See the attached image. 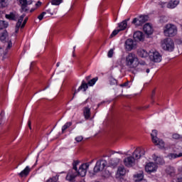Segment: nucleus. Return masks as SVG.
Wrapping results in <instances>:
<instances>
[{
    "instance_id": "1",
    "label": "nucleus",
    "mask_w": 182,
    "mask_h": 182,
    "mask_svg": "<svg viewBox=\"0 0 182 182\" xmlns=\"http://www.w3.org/2000/svg\"><path fill=\"white\" fill-rule=\"evenodd\" d=\"M87 168H89V164H82L79 167L78 171H70L66 176V180L68 181H73V180H75L77 176L85 177V176H86V173H87Z\"/></svg>"
},
{
    "instance_id": "2",
    "label": "nucleus",
    "mask_w": 182,
    "mask_h": 182,
    "mask_svg": "<svg viewBox=\"0 0 182 182\" xmlns=\"http://www.w3.org/2000/svg\"><path fill=\"white\" fill-rule=\"evenodd\" d=\"M165 36L173 37L177 35V26L174 24L168 23L164 26Z\"/></svg>"
},
{
    "instance_id": "3",
    "label": "nucleus",
    "mask_w": 182,
    "mask_h": 182,
    "mask_svg": "<svg viewBox=\"0 0 182 182\" xmlns=\"http://www.w3.org/2000/svg\"><path fill=\"white\" fill-rule=\"evenodd\" d=\"M125 63L126 65L128 66V68H137V65H139V59H137L136 55L131 53H129L128 55L126 57Z\"/></svg>"
},
{
    "instance_id": "4",
    "label": "nucleus",
    "mask_w": 182,
    "mask_h": 182,
    "mask_svg": "<svg viewBox=\"0 0 182 182\" xmlns=\"http://www.w3.org/2000/svg\"><path fill=\"white\" fill-rule=\"evenodd\" d=\"M161 47L164 50L173 52L174 50V41L170 38H166L161 41Z\"/></svg>"
},
{
    "instance_id": "5",
    "label": "nucleus",
    "mask_w": 182,
    "mask_h": 182,
    "mask_svg": "<svg viewBox=\"0 0 182 182\" xmlns=\"http://www.w3.org/2000/svg\"><path fill=\"white\" fill-rule=\"evenodd\" d=\"M152 142L155 146H158L159 149H164V141L163 139H160L159 138L157 137V130L154 129L152 131V133L151 134Z\"/></svg>"
},
{
    "instance_id": "6",
    "label": "nucleus",
    "mask_w": 182,
    "mask_h": 182,
    "mask_svg": "<svg viewBox=\"0 0 182 182\" xmlns=\"http://www.w3.org/2000/svg\"><path fill=\"white\" fill-rule=\"evenodd\" d=\"M106 166H107V160H105V159L98 160L94 167V173H100V171H103Z\"/></svg>"
},
{
    "instance_id": "7",
    "label": "nucleus",
    "mask_w": 182,
    "mask_h": 182,
    "mask_svg": "<svg viewBox=\"0 0 182 182\" xmlns=\"http://www.w3.org/2000/svg\"><path fill=\"white\" fill-rule=\"evenodd\" d=\"M120 156L115 154L109 160L108 166L112 167V168H116V167L120 164Z\"/></svg>"
},
{
    "instance_id": "8",
    "label": "nucleus",
    "mask_w": 182,
    "mask_h": 182,
    "mask_svg": "<svg viewBox=\"0 0 182 182\" xmlns=\"http://www.w3.org/2000/svg\"><path fill=\"white\" fill-rule=\"evenodd\" d=\"M148 20L149 16L141 15L139 17L134 18L132 23L135 25V26H141V25L145 23V22H147Z\"/></svg>"
},
{
    "instance_id": "9",
    "label": "nucleus",
    "mask_w": 182,
    "mask_h": 182,
    "mask_svg": "<svg viewBox=\"0 0 182 182\" xmlns=\"http://www.w3.org/2000/svg\"><path fill=\"white\" fill-rule=\"evenodd\" d=\"M136 48H137V41L136 40L128 38L125 41V48L129 52H130L131 50H133V49H136Z\"/></svg>"
},
{
    "instance_id": "10",
    "label": "nucleus",
    "mask_w": 182,
    "mask_h": 182,
    "mask_svg": "<svg viewBox=\"0 0 182 182\" xmlns=\"http://www.w3.org/2000/svg\"><path fill=\"white\" fill-rule=\"evenodd\" d=\"M149 59L151 60V62H154L155 63H159V62H161V54L160 53L155 51L153 53H151L149 54Z\"/></svg>"
},
{
    "instance_id": "11",
    "label": "nucleus",
    "mask_w": 182,
    "mask_h": 182,
    "mask_svg": "<svg viewBox=\"0 0 182 182\" xmlns=\"http://www.w3.org/2000/svg\"><path fill=\"white\" fill-rule=\"evenodd\" d=\"M144 154H146L144 149L136 148L132 154V158L134 160H139V159H140L141 156H144Z\"/></svg>"
},
{
    "instance_id": "12",
    "label": "nucleus",
    "mask_w": 182,
    "mask_h": 182,
    "mask_svg": "<svg viewBox=\"0 0 182 182\" xmlns=\"http://www.w3.org/2000/svg\"><path fill=\"white\" fill-rule=\"evenodd\" d=\"M19 2L21 8V12H27V11H29L28 5H31L32 4V0H19Z\"/></svg>"
},
{
    "instance_id": "13",
    "label": "nucleus",
    "mask_w": 182,
    "mask_h": 182,
    "mask_svg": "<svg viewBox=\"0 0 182 182\" xmlns=\"http://www.w3.org/2000/svg\"><path fill=\"white\" fill-rule=\"evenodd\" d=\"M156 170H157V166L153 162H149L145 166L146 173H153Z\"/></svg>"
},
{
    "instance_id": "14",
    "label": "nucleus",
    "mask_w": 182,
    "mask_h": 182,
    "mask_svg": "<svg viewBox=\"0 0 182 182\" xmlns=\"http://www.w3.org/2000/svg\"><path fill=\"white\" fill-rule=\"evenodd\" d=\"M124 164L127 167H132L134 164V158L133 156H128L124 159Z\"/></svg>"
},
{
    "instance_id": "15",
    "label": "nucleus",
    "mask_w": 182,
    "mask_h": 182,
    "mask_svg": "<svg viewBox=\"0 0 182 182\" xmlns=\"http://www.w3.org/2000/svg\"><path fill=\"white\" fill-rule=\"evenodd\" d=\"M125 175L126 168H124V166H119L116 173V178H120V177H123Z\"/></svg>"
},
{
    "instance_id": "16",
    "label": "nucleus",
    "mask_w": 182,
    "mask_h": 182,
    "mask_svg": "<svg viewBox=\"0 0 182 182\" xmlns=\"http://www.w3.org/2000/svg\"><path fill=\"white\" fill-rule=\"evenodd\" d=\"M11 48H12V41H9L8 43L5 51L4 50V48H0V56H3V59H5V55H6V53H8V50L11 49Z\"/></svg>"
},
{
    "instance_id": "17",
    "label": "nucleus",
    "mask_w": 182,
    "mask_h": 182,
    "mask_svg": "<svg viewBox=\"0 0 182 182\" xmlns=\"http://www.w3.org/2000/svg\"><path fill=\"white\" fill-rule=\"evenodd\" d=\"M144 32L148 36L153 33V27L150 23H146L144 26Z\"/></svg>"
},
{
    "instance_id": "18",
    "label": "nucleus",
    "mask_w": 182,
    "mask_h": 182,
    "mask_svg": "<svg viewBox=\"0 0 182 182\" xmlns=\"http://www.w3.org/2000/svg\"><path fill=\"white\" fill-rule=\"evenodd\" d=\"M134 39L135 41H143L144 39V35L141 33V31H136L134 33Z\"/></svg>"
},
{
    "instance_id": "19",
    "label": "nucleus",
    "mask_w": 182,
    "mask_h": 182,
    "mask_svg": "<svg viewBox=\"0 0 182 182\" xmlns=\"http://www.w3.org/2000/svg\"><path fill=\"white\" fill-rule=\"evenodd\" d=\"M178 4H180V1L177 0L171 1L166 4V7L169 9H174V8H176Z\"/></svg>"
},
{
    "instance_id": "20",
    "label": "nucleus",
    "mask_w": 182,
    "mask_h": 182,
    "mask_svg": "<svg viewBox=\"0 0 182 182\" xmlns=\"http://www.w3.org/2000/svg\"><path fill=\"white\" fill-rule=\"evenodd\" d=\"M29 173H31V168H29V166H26L24 170L18 173V176L20 177H26Z\"/></svg>"
},
{
    "instance_id": "21",
    "label": "nucleus",
    "mask_w": 182,
    "mask_h": 182,
    "mask_svg": "<svg viewBox=\"0 0 182 182\" xmlns=\"http://www.w3.org/2000/svg\"><path fill=\"white\" fill-rule=\"evenodd\" d=\"M83 114L85 120H89L90 118V108L85 107L84 108Z\"/></svg>"
},
{
    "instance_id": "22",
    "label": "nucleus",
    "mask_w": 182,
    "mask_h": 182,
    "mask_svg": "<svg viewBox=\"0 0 182 182\" xmlns=\"http://www.w3.org/2000/svg\"><path fill=\"white\" fill-rule=\"evenodd\" d=\"M137 53L139 56H140V58H147V56L149 55V53H147V51L141 48L138 50Z\"/></svg>"
},
{
    "instance_id": "23",
    "label": "nucleus",
    "mask_w": 182,
    "mask_h": 182,
    "mask_svg": "<svg viewBox=\"0 0 182 182\" xmlns=\"http://www.w3.org/2000/svg\"><path fill=\"white\" fill-rule=\"evenodd\" d=\"M127 21H129V19L124 20L122 22L119 23V31H124V29H126V28H127Z\"/></svg>"
},
{
    "instance_id": "24",
    "label": "nucleus",
    "mask_w": 182,
    "mask_h": 182,
    "mask_svg": "<svg viewBox=\"0 0 182 182\" xmlns=\"http://www.w3.org/2000/svg\"><path fill=\"white\" fill-rule=\"evenodd\" d=\"M144 178V176L143 175V172H140L139 173L134 175L136 182L143 181Z\"/></svg>"
},
{
    "instance_id": "25",
    "label": "nucleus",
    "mask_w": 182,
    "mask_h": 182,
    "mask_svg": "<svg viewBox=\"0 0 182 182\" xmlns=\"http://www.w3.org/2000/svg\"><path fill=\"white\" fill-rule=\"evenodd\" d=\"M168 159L169 160H173L174 159H177V157H182V153H180L179 154H168L167 155Z\"/></svg>"
},
{
    "instance_id": "26",
    "label": "nucleus",
    "mask_w": 182,
    "mask_h": 182,
    "mask_svg": "<svg viewBox=\"0 0 182 182\" xmlns=\"http://www.w3.org/2000/svg\"><path fill=\"white\" fill-rule=\"evenodd\" d=\"M87 85L88 84L85 83V81H82V85L79 87V88L77 89V92H80V90H82V89H83L84 92H86V90L88 87Z\"/></svg>"
},
{
    "instance_id": "27",
    "label": "nucleus",
    "mask_w": 182,
    "mask_h": 182,
    "mask_svg": "<svg viewBox=\"0 0 182 182\" xmlns=\"http://www.w3.org/2000/svg\"><path fill=\"white\" fill-rule=\"evenodd\" d=\"M6 36H8V32L6 31H3L0 32V41L2 42L6 39Z\"/></svg>"
},
{
    "instance_id": "28",
    "label": "nucleus",
    "mask_w": 182,
    "mask_h": 182,
    "mask_svg": "<svg viewBox=\"0 0 182 182\" xmlns=\"http://www.w3.org/2000/svg\"><path fill=\"white\" fill-rule=\"evenodd\" d=\"M25 18V14H22L16 23L17 28H21L22 26V22L23 21V18Z\"/></svg>"
},
{
    "instance_id": "29",
    "label": "nucleus",
    "mask_w": 182,
    "mask_h": 182,
    "mask_svg": "<svg viewBox=\"0 0 182 182\" xmlns=\"http://www.w3.org/2000/svg\"><path fill=\"white\" fill-rule=\"evenodd\" d=\"M154 160L157 164L163 165L164 164V159L161 157H156V159L154 158Z\"/></svg>"
},
{
    "instance_id": "30",
    "label": "nucleus",
    "mask_w": 182,
    "mask_h": 182,
    "mask_svg": "<svg viewBox=\"0 0 182 182\" xmlns=\"http://www.w3.org/2000/svg\"><path fill=\"white\" fill-rule=\"evenodd\" d=\"M160 23H167L168 22V18L166 16H162L159 18Z\"/></svg>"
},
{
    "instance_id": "31",
    "label": "nucleus",
    "mask_w": 182,
    "mask_h": 182,
    "mask_svg": "<svg viewBox=\"0 0 182 182\" xmlns=\"http://www.w3.org/2000/svg\"><path fill=\"white\" fill-rule=\"evenodd\" d=\"M8 28V23L5 21H0V29H4Z\"/></svg>"
},
{
    "instance_id": "32",
    "label": "nucleus",
    "mask_w": 182,
    "mask_h": 182,
    "mask_svg": "<svg viewBox=\"0 0 182 182\" xmlns=\"http://www.w3.org/2000/svg\"><path fill=\"white\" fill-rule=\"evenodd\" d=\"M8 0H1L0 8H6V6H8Z\"/></svg>"
},
{
    "instance_id": "33",
    "label": "nucleus",
    "mask_w": 182,
    "mask_h": 182,
    "mask_svg": "<svg viewBox=\"0 0 182 182\" xmlns=\"http://www.w3.org/2000/svg\"><path fill=\"white\" fill-rule=\"evenodd\" d=\"M97 77L92 78V80H89L87 85L90 86H93L96 82H97Z\"/></svg>"
},
{
    "instance_id": "34",
    "label": "nucleus",
    "mask_w": 182,
    "mask_h": 182,
    "mask_svg": "<svg viewBox=\"0 0 182 182\" xmlns=\"http://www.w3.org/2000/svg\"><path fill=\"white\" fill-rule=\"evenodd\" d=\"M63 2V0H51V4L53 5H60Z\"/></svg>"
},
{
    "instance_id": "35",
    "label": "nucleus",
    "mask_w": 182,
    "mask_h": 182,
    "mask_svg": "<svg viewBox=\"0 0 182 182\" xmlns=\"http://www.w3.org/2000/svg\"><path fill=\"white\" fill-rule=\"evenodd\" d=\"M70 126H72V122H67L63 127H62V132L63 133V132H65V130H66V129H69V127H70Z\"/></svg>"
},
{
    "instance_id": "36",
    "label": "nucleus",
    "mask_w": 182,
    "mask_h": 182,
    "mask_svg": "<svg viewBox=\"0 0 182 182\" xmlns=\"http://www.w3.org/2000/svg\"><path fill=\"white\" fill-rule=\"evenodd\" d=\"M172 138L174 139L175 140H178L180 139H182V136L178 134H172Z\"/></svg>"
},
{
    "instance_id": "37",
    "label": "nucleus",
    "mask_w": 182,
    "mask_h": 182,
    "mask_svg": "<svg viewBox=\"0 0 182 182\" xmlns=\"http://www.w3.org/2000/svg\"><path fill=\"white\" fill-rule=\"evenodd\" d=\"M6 18L7 19H11V20H15V14H6Z\"/></svg>"
},
{
    "instance_id": "38",
    "label": "nucleus",
    "mask_w": 182,
    "mask_h": 182,
    "mask_svg": "<svg viewBox=\"0 0 182 182\" xmlns=\"http://www.w3.org/2000/svg\"><path fill=\"white\" fill-rule=\"evenodd\" d=\"M77 164H79V161H75L73 162V170H75L74 171H77Z\"/></svg>"
},
{
    "instance_id": "39",
    "label": "nucleus",
    "mask_w": 182,
    "mask_h": 182,
    "mask_svg": "<svg viewBox=\"0 0 182 182\" xmlns=\"http://www.w3.org/2000/svg\"><path fill=\"white\" fill-rule=\"evenodd\" d=\"M77 164H79V161H75L73 162V170H75L74 171H77Z\"/></svg>"
},
{
    "instance_id": "40",
    "label": "nucleus",
    "mask_w": 182,
    "mask_h": 182,
    "mask_svg": "<svg viewBox=\"0 0 182 182\" xmlns=\"http://www.w3.org/2000/svg\"><path fill=\"white\" fill-rule=\"evenodd\" d=\"M109 83L110 85H117V80H116V79L113 78V77H111L110 80H109Z\"/></svg>"
},
{
    "instance_id": "41",
    "label": "nucleus",
    "mask_w": 182,
    "mask_h": 182,
    "mask_svg": "<svg viewBox=\"0 0 182 182\" xmlns=\"http://www.w3.org/2000/svg\"><path fill=\"white\" fill-rule=\"evenodd\" d=\"M119 32H120V30H114L112 34L110 35L109 38H113V36H116V35H117V33H119Z\"/></svg>"
},
{
    "instance_id": "42",
    "label": "nucleus",
    "mask_w": 182,
    "mask_h": 182,
    "mask_svg": "<svg viewBox=\"0 0 182 182\" xmlns=\"http://www.w3.org/2000/svg\"><path fill=\"white\" fill-rule=\"evenodd\" d=\"M46 14V12L43 11L42 14H41L38 16V19H39V21H42V19H43V17L45 16V14Z\"/></svg>"
},
{
    "instance_id": "43",
    "label": "nucleus",
    "mask_w": 182,
    "mask_h": 182,
    "mask_svg": "<svg viewBox=\"0 0 182 182\" xmlns=\"http://www.w3.org/2000/svg\"><path fill=\"white\" fill-rule=\"evenodd\" d=\"M75 140L79 143L80 141H82L83 140V136H77L75 138Z\"/></svg>"
},
{
    "instance_id": "44",
    "label": "nucleus",
    "mask_w": 182,
    "mask_h": 182,
    "mask_svg": "<svg viewBox=\"0 0 182 182\" xmlns=\"http://www.w3.org/2000/svg\"><path fill=\"white\" fill-rule=\"evenodd\" d=\"M113 56V49H111L108 52V58H112Z\"/></svg>"
},
{
    "instance_id": "45",
    "label": "nucleus",
    "mask_w": 182,
    "mask_h": 182,
    "mask_svg": "<svg viewBox=\"0 0 182 182\" xmlns=\"http://www.w3.org/2000/svg\"><path fill=\"white\" fill-rule=\"evenodd\" d=\"M26 22H28V17H26V18L24 19L23 23H22V25H21V28H23V27L25 26V25H26Z\"/></svg>"
},
{
    "instance_id": "46",
    "label": "nucleus",
    "mask_w": 182,
    "mask_h": 182,
    "mask_svg": "<svg viewBox=\"0 0 182 182\" xmlns=\"http://www.w3.org/2000/svg\"><path fill=\"white\" fill-rule=\"evenodd\" d=\"M154 95H156V91L153 90L151 95V99L153 100V97H154Z\"/></svg>"
},
{
    "instance_id": "47",
    "label": "nucleus",
    "mask_w": 182,
    "mask_h": 182,
    "mask_svg": "<svg viewBox=\"0 0 182 182\" xmlns=\"http://www.w3.org/2000/svg\"><path fill=\"white\" fill-rule=\"evenodd\" d=\"M176 182H182V176H180L176 178Z\"/></svg>"
},
{
    "instance_id": "48",
    "label": "nucleus",
    "mask_w": 182,
    "mask_h": 182,
    "mask_svg": "<svg viewBox=\"0 0 182 182\" xmlns=\"http://www.w3.org/2000/svg\"><path fill=\"white\" fill-rule=\"evenodd\" d=\"M51 180H53V182H56V181H58V177L54 176V177H53V178H51Z\"/></svg>"
},
{
    "instance_id": "49",
    "label": "nucleus",
    "mask_w": 182,
    "mask_h": 182,
    "mask_svg": "<svg viewBox=\"0 0 182 182\" xmlns=\"http://www.w3.org/2000/svg\"><path fill=\"white\" fill-rule=\"evenodd\" d=\"M28 126L30 130H32V127H31V121L28 122Z\"/></svg>"
},
{
    "instance_id": "50",
    "label": "nucleus",
    "mask_w": 182,
    "mask_h": 182,
    "mask_svg": "<svg viewBox=\"0 0 182 182\" xmlns=\"http://www.w3.org/2000/svg\"><path fill=\"white\" fill-rule=\"evenodd\" d=\"M36 5V6H41L42 5V2L38 1Z\"/></svg>"
},
{
    "instance_id": "51",
    "label": "nucleus",
    "mask_w": 182,
    "mask_h": 182,
    "mask_svg": "<svg viewBox=\"0 0 182 182\" xmlns=\"http://www.w3.org/2000/svg\"><path fill=\"white\" fill-rule=\"evenodd\" d=\"M19 28L20 27H18V26L16 25V33H18V32L19 31Z\"/></svg>"
},
{
    "instance_id": "52",
    "label": "nucleus",
    "mask_w": 182,
    "mask_h": 182,
    "mask_svg": "<svg viewBox=\"0 0 182 182\" xmlns=\"http://www.w3.org/2000/svg\"><path fill=\"white\" fill-rule=\"evenodd\" d=\"M113 154H123V152L122 151L113 152Z\"/></svg>"
},
{
    "instance_id": "53",
    "label": "nucleus",
    "mask_w": 182,
    "mask_h": 182,
    "mask_svg": "<svg viewBox=\"0 0 182 182\" xmlns=\"http://www.w3.org/2000/svg\"><path fill=\"white\" fill-rule=\"evenodd\" d=\"M127 85H129V82H124V84L121 85V86L124 87V86H127Z\"/></svg>"
},
{
    "instance_id": "54",
    "label": "nucleus",
    "mask_w": 182,
    "mask_h": 182,
    "mask_svg": "<svg viewBox=\"0 0 182 182\" xmlns=\"http://www.w3.org/2000/svg\"><path fill=\"white\" fill-rule=\"evenodd\" d=\"M92 163H93V160L90 161L88 163H85V164H89V166H90V164H92Z\"/></svg>"
},
{
    "instance_id": "55",
    "label": "nucleus",
    "mask_w": 182,
    "mask_h": 182,
    "mask_svg": "<svg viewBox=\"0 0 182 182\" xmlns=\"http://www.w3.org/2000/svg\"><path fill=\"white\" fill-rule=\"evenodd\" d=\"M85 79H86V80H89L90 79V75L87 76V77H85Z\"/></svg>"
},
{
    "instance_id": "56",
    "label": "nucleus",
    "mask_w": 182,
    "mask_h": 182,
    "mask_svg": "<svg viewBox=\"0 0 182 182\" xmlns=\"http://www.w3.org/2000/svg\"><path fill=\"white\" fill-rule=\"evenodd\" d=\"M47 182H53V179L50 178L47 181Z\"/></svg>"
},
{
    "instance_id": "57",
    "label": "nucleus",
    "mask_w": 182,
    "mask_h": 182,
    "mask_svg": "<svg viewBox=\"0 0 182 182\" xmlns=\"http://www.w3.org/2000/svg\"><path fill=\"white\" fill-rule=\"evenodd\" d=\"M146 73H150V69H146Z\"/></svg>"
},
{
    "instance_id": "58",
    "label": "nucleus",
    "mask_w": 182,
    "mask_h": 182,
    "mask_svg": "<svg viewBox=\"0 0 182 182\" xmlns=\"http://www.w3.org/2000/svg\"><path fill=\"white\" fill-rule=\"evenodd\" d=\"M60 65V63H57V65H56L57 68H59Z\"/></svg>"
},
{
    "instance_id": "59",
    "label": "nucleus",
    "mask_w": 182,
    "mask_h": 182,
    "mask_svg": "<svg viewBox=\"0 0 182 182\" xmlns=\"http://www.w3.org/2000/svg\"><path fill=\"white\" fill-rule=\"evenodd\" d=\"M76 93H77V91H75V92H74V94H73V97H75V95H76ZM72 100H73V97L72 98Z\"/></svg>"
},
{
    "instance_id": "60",
    "label": "nucleus",
    "mask_w": 182,
    "mask_h": 182,
    "mask_svg": "<svg viewBox=\"0 0 182 182\" xmlns=\"http://www.w3.org/2000/svg\"><path fill=\"white\" fill-rule=\"evenodd\" d=\"M102 103H105V102H102L98 104V106H100V105H102Z\"/></svg>"
},
{
    "instance_id": "61",
    "label": "nucleus",
    "mask_w": 182,
    "mask_h": 182,
    "mask_svg": "<svg viewBox=\"0 0 182 182\" xmlns=\"http://www.w3.org/2000/svg\"><path fill=\"white\" fill-rule=\"evenodd\" d=\"M179 171L182 172V166L181 167V168H179Z\"/></svg>"
},
{
    "instance_id": "62",
    "label": "nucleus",
    "mask_w": 182,
    "mask_h": 182,
    "mask_svg": "<svg viewBox=\"0 0 182 182\" xmlns=\"http://www.w3.org/2000/svg\"><path fill=\"white\" fill-rule=\"evenodd\" d=\"M47 12L49 14L50 12V10H47Z\"/></svg>"
},
{
    "instance_id": "63",
    "label": "nucleus",
    "mask_w": 182,
    "mask_h": 182,
    "mask_svg": "<svg viewBox=\"0 0 182 182\" xmlns=\"http://www.w3.org/2000/svg\"><path fill=\"white\" fill-rule=\"evenodd\" d=\"M80 182H85V181H80Z\"/></svg>"
},
{
    "instance_id": "64",
    "label": "nucleus",
    "mask_w": 182,
    "mask_h": 182,
    "mask_svg": "<svg viewBox=\"0 0 182 182\" xmlns=\"http://www.w3.org/2000/svg\"><path fill=\"white\" fill-rule=\"evenodd\" d=\"M74 49H76V46L74 47Z\"/></svg>"
}]
</instances>
